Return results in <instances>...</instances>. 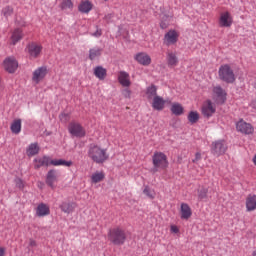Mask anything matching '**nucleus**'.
<instances>
[{"label": "nucleus", "mask_w": 256, "mask_h": 256, "mask_svg": "<svg viewBox=\"0 0 256 256\" xmlns=\"http://www.w3.org/2000/svg\"><path fill=\"white\" fill-rule=\"evenodd\" d=\"M88 156L97 164H104L109 159L108 150L96 144L90 145Z\"/></svg>", "instance_id": "nucleus-1"}, {"label": "nucleus", "mask_w": 256, "mask_h": 256, "mask_svg": "<svg viewBox=\"0 0 256 256\" xmlns=\"http://www.w3.org/2000/svg\"><path fill=\"white\" fill-rule=\"evenodd\" d=\"M34 168L35 169H39L41 167H48L49 165H53V166H66V167H70L72 165L71 161H65V160H51L50 157L48 156H44L42 158H37L34 160Z\"/></svg>", "instance_id": "nucleus-2"}, {"label": "nucleus", "mask_w": 256, "mask_h": 256, "mask_svg": "<svg viewBox=\"0 0 256 256\" xmlns=\"http://www.w3.org/2000/svg\"><path fill=\"white\" fill-rule=\"evenodd\" d=\"M153 162V173H157L162 170H166L169 166L167 156L162 152H155L152 157Z\"/></svg>", "instance_id": "nucleus-3"}, {"label": "nucleus", "mask_w": 256, "mask_h": 256, "mask_svg": "<svg viewBox=\"0 0 256 256\" xmlns=\"http://www.w3.org/2000/svg\"><path fill=\"white\" fill-rule=\"evenodd\" d=\"M108 239L114 245H123L126 242L127 235L125 230L120 227L110 229Z\"/></svg>", "instance_id": "nucleus-4"}, {"label": "nucleus", "mask_w": 256, "mask_h": 256, "mask_svg": "<svg viewBox=\"0 0 256 256\" xmlns=\"http://www.w3.org/2000/svg\"><path fill=\"white\" fill-rule=\"evenodd\" d=\"M218 77H220V80L226 83H234L236 80L235 74L229 64L220 66V69L218 70Z\"/></svg>", "instance_id": "nucleus-5"}, {"label": "nucleus", "mask_w": 256, "mask_h": 256, "mask_svg": "<svg viewBox=\"0 0 256 256\" xmlns=\"http://www.w3.org/2000/svg\"><path fill=\"white\" fill-rule=\"evenodd\" d=\"M227 149L228 147L224 140L214 141L212 142V145H210V152L216 157L224 155Z\"/></svg>", "instance_id": "nucleus-6"}, {"label": "nucleus", "mask_w": 256, "mask_h": 256, "mask_svg": "<svg viewBox=\"0 0 256 256\" xmlns=\"http://www.w3.org/2000/svg\"><path fill=\"white\" fill-rule=\"evenodd\" d=\"M212 99L216 104H224L227 99V92L221 86H214L212 88Z\"/></svg>", "instance_id": "nucleus-7"}, {"label": "nucleus", "mask_w": 256, "mask_h": 256, "mask_svg": "<svg viewBox=\"0 0 256 256\" xmlns=\"http://www.w3.org/2000/svg\"><path fill=\"white\" fill-rule=\"evenodd\" d=\"M216 110V104H214L211 100H206V102L202 104V116H204L206 119H210L216 113Z\"/></svg>", "instance_id": "nucleus-8"}, {"label": "nucleus", "mask_w": 256, "mask_h": 256, "mask_svg": "<svg viewBox=\"0 0 256 256\" xmlns=\"http://www.w3.org/2000/svg\"><path fill=\"white\" fill-rule=\"evenodd\" d=\"M233 24V17L229 11L220 12L218 17V26L220 28H230Z\"/></svg>", "instance_id": "nucleus-9"}, {"label": "nucleus", "mask_w": 256, "mask_h": 256, "mask_svg": "<svg viewBox=\"0 0 256 256\" xmlns=\"http://www.w3.org/2000/svg\"><path fill=\"white\" fill-rule=\"evenodd\" d=\"M68 130L69 133L74 137L83 138L86 136L85 129L82 127L81 124L77 122H71L69 124Z\"/></svg>", "instance_id": "nucleus-10"}, {"label": "nucleus", "mask_w": 256, "mask_h": 256, "mask_svg": "<svg viewBox=\"0 0 256 256\" xmlns=\"http://www.w3.org/2000/svg\"><path fill=\"white\" fill-rule=\"evenodd\" d=\"M48 74V70L46 66H40L39 68H36L32 74V82L35 85H38L40 82H42L46 75Z\"/></svg>", "instance_id": "nucleus-11"}, {"label": "nucleus", "mask_w": 256, "mask_h": 256, "mask_svg": "<svg viewBox=\"0 0 256 256\" xmlns=\"http://www.w3.org/2000/svg\"><path fill=\"white\" fill-rule=\"evenodd\" d=\"M236 131L244 135H252L254 133V127L250 123H246L241 119L236 123Z\"/></svg>", "instance_id": "nucleus-12"}, {"label": "nucleus", "mask_w": 256, "mask_h": 256, "mask_svg": "<svg viewBox=\"0 0 256 256\" xmlns=\"http://www.w3.org/2000/svg\"><path fill=\"white\" fill-rule=\"evenodd\" d=\"M178 38H179V33L174 30V29H171L169 30L165 36H164V43L167 45V46H170V45H174L177 43L178 41Z\"/></svg>", "instance_id": "nucleus-13"}, {"label": "nucleus", "mask_w": 256, "mask_h": 256, "mask_svg": "<svg viewBox=\"0 0 256 256\" xmlns=\"http://www.w3.org/2000/svg\"><path fill=\"white\" fill-rule=\"evenodd\" d=\"M27 49H28L29 57L31 59H36L41 54L42 45L33 42L28 44Z\"/></svg>", "instance_id": "nucleus-14"}, {"label": "nucleus", "mask_w": 256, "mask_h": 256, "mask_svg": "<svg viewBox=\"0 0 256 256\" xmlns=\"http://www.w3.org/2000/svg\"><path fill=\"white\" fill-rule=\"evenodd\" d=\"M3 66L8 73H14L18 68V62L15 58L9 57L4 60Z\"/></svg>", "instance_id": "nucleus-15"}, {"label": "nucleus", "mask_w": 256, "mask_h": 256, "mask_svg": "<svg viewBox=\"0 0 256 256\" xmlns=\"http://www.w3.org/2000/svg\"><path fill=\"white\" fill-rule=\"evenodd\" d=\"M58 177L59 175L56 170H50L46 176V184L52 189H55V183L58 182Z\"/></svg>", "instance_id": "nucleus-16"}, {"label": "nucleus", "mask_w": 256, "mask_h": 256, "mask_svg": "<svg viewBox=\"0 0 256 256\" xmlns=\"http://www.w3.org/2000/svg\"><path fill=\"white\" fill-rule=\"evenodd\" d=\"M118 81L122 87H130L132 85L130 74L122 70L119 72Z\"/></svg>", "instance_id": "nucleus-17"}, {"label": "nucleus", "mask_w": 256, "mask_h": 256, "mask_svg": "<svg viewBox=\"0 0 256 256\" xmlns=\"http://www.w3.org/2000/svg\"><path fill=\"white\" fill-rule=\"evenodd\" d=\"M135 59L139 64L143 66H149L152 62L150 56H148V54H146L145 52H140L139 54H136Z\"/></svg>", "instance_id": "nucleus-18"}, {"label": "nucleus", "mask_w": 256, "mask_h": 256, "mask_svg": "<svg viewBox=\"0 0 256 256\" xmlns=\"http://www.w3.org/2000/svg\"><path fill=\"white\" fill-rule=\"evenodd\" d=\"M92 9H93V4L90 0H82L78 6L79 12L83 14H89Z\"/></svg>", "instance_id": "nucleus-19"}, {"label": "nucleus", "mask_w": 256, "mask_h": 256, "mask_svg": "<svg viewBox=\"0 0 256 256\" xmlns=\"http://www.w3.org/2000/svg\"><path fill=\"white\" fill-rule=\"evenodd\" d=\"M166 100L162 96H155L153 98L152 107L154 110L162 111L165 107Z\"/></svg>", "instance_id": "nucleus-20"}, {"label": "nucleus", "mask_w": 256, "mask_h": 256, "mask_svg": "<svg viewBox=\"0 0 256 256\" xmlns=\"http://www.w3.org/2000/svg\"><path fill=\"white\" fill-rule=\"evenodd\" d=\"M192 216V210L190 206L186 203L180 205V218L188 220Z\"/></svg>", "instance_id": "nucleus-21"}, {"label": "nucleus", "mask_w": 256, "mask_h": 256, "mask_svg": "<svg viewBox=\"0 0 256 256\" xmlns=\"http://www.w3.org/2000/svg\"><path fill=\"white\" fill-rule=\"evenodd\" d=\"M174 116H182L185 113V108L179 102H172L170 108Z\"/></svg>", "instance_id": "nucleus-22"}, {"label": "nucleus", "mask_w": 256, "mask_h": 256, "mask_svg": "<svg viewBox=\"0 0 256 256\" xmlns=\"http://www.w3.org/2000/svg\"><path fill=\"white\" fill-rule=\"evenodd\" d=\"M246 210L252 212L256 210V195H248L245 201Z\"/></svg>", "instance_id": "nucleus-23"}, {"label": "nucleus", "mask_w": 256, "mask_h": 256, "mask_svg": "<svg viewBox=\"0 0 256 256\" xmlns=\"http://www.w3.org/2000/svg\"><path fill=\"white\" fill-rule=\"evenodd\" d=\"M50 214V207L47 204L41 203L36 208L37 217H45Z\"/></svg>", "instance_id": "nucleus-24"}, {"label": "nucleus", "mask_w": 256, "mask_h": 256, "mask_svg": "<svg viewBox=\"0 0 256 256\" xmlns=\"http://www.w3.org/2000/svg\"><path fill=\"white\" fill-rule=\"evenodd\" d=\"M23 36H24V34H23L22 29H20V28L14 29V31L12 32V35H11V44L16 45L19 41L22 40Z\"/></svg>", "instance_id": "nucleus-25"}, {"label": "nucleus", "mask_w": 256, "mask_h": 256, "mask_svg": "<svg viewBox=\"0 0 256 256\" xmlns=\"http://www.w3.org/2000/svg\"><path fill=\"white\" fill-rule=\"evenodd\" d=\"M167 63L169 67H176L179 63L177 52H167Z\"/></svg>", "instance_id": "nucleus-26"}, {"label": "nucleus", "mask_w": 256, "mask_h": 256, "mask_svg": "<svg viewBox=\"0 0 256 256\" xmlns=\"http://www.w3.org/2000/svg\"><path fill=\"white\" fill-rule=\"evenodd\" d=\"M94 75L100 80L103 81L107 77V70L103 66H96L94 68Z\"/></svg>", "instance_id": "nucleus-27"}, {"label": "nucleus", "mask_w": 256, "mask_h": 256, "mask_svg": "<svg viewBox=\"0 0 256 256\" xmlns=\"http://www.w3.org/2000/svg\"><path fill=\"white\" fill-rule=\"evenodd\" d=\"M157 86H155V84H151L150 86H148V88H146V96L148 100H153L155 99V97L157 96Z\"/></svg>", "instance_id": "nucleus-28"}, {"label": "nucleus", "mask_w": 256, "mask_h": 256, "mask_svg": "<svg viewBox=\"0 0 256 256\" xmlns=\"http://www.w3.org/2000/svg\"><path fill=\"white\" fill-rule=\"evenodd\" d=\"M60 208L64 213L70 214L75 210L76 204L72 202H63Z\"/></svg>", "instance_id": "nucleus-29"}, {"label": "nucleus", "mask_w": 256, "mask_h": 256, "mask_svg": "<svg viewBox=\"0 0 256 256\" xmlns=\"http://www.w3.org/2000/svg\"><path fill=\"white\" fill-rule=\"evenodd\" d=\"M40 151V148L37 143H32L29 145V147L26 150V154L28 157H33L37 155Z\"/></svg>", "instance_id": "nucleus-30"}, {"label": "nucleus", "mask_w": 256, "mask_h": 256, "mask_svg": "<svg viewBox=\"0 0 256 256\" xmlns=\"http://www.w3.org/2000/svg\"><path fill=\"white\" fill-rule=\"evenodd\" d=\"M103 49L100 47H93L89 50V59L91 61L95 60L96 58L102 55Z\"/></svg>", "instance_id": "nucleus-31"}, {"label": "nucleus", "mask_w": 256, "mask_h": 256, "mask_svg": "<svg viewBox=\"0 0 256 256\" xmlns=\"http://www.w3.org/2000/svg\"><path fill=\"white\" fill-rule=\"evenodd\" d=\"M10 129L13 134L18 135L22 129V121L20 119L14 120L13 123L11 124Z\"/></svg>", "instance_id": "nucleus-32"}, {"label": "nucleus", "mask_w": 256, "mask_h": 256, "mask_svg": "<svg viewBox=\"0 0 256 256\" xmlns=\"http://www.w3.org/2000/svg\"><path fill=\"white\" fill-rule=\"evenodd\" d=\"M2 15L8 19L9 17H11L14 13V8L10 5H7L5 7H3V9L1 10Z\"/></svg>", "instance_id": "nucleus-33"}, {"label": "nucleus", "mask_w": 256, "mask_h": 256, "mask_svg": "<svg viewBox=\"0 0 256 256\" xmlns=\"http://www.w3.org/2000/svg\"><path fill=\"white\" fill-rule=\"evenodd\" d=\"M104 178H105V175L103 172H96L92 175L91 180H92V183L97 184L103 181Z\"/></svg>", "instance_id": "nucleus-34"}, {"label": "nucleus", "mask_w": 256, "mask_h": 256, "mask_svg": "<svg viewBox=\"0 0 256 256\" xmlns=\"http://www.w3.org/2000/svg\"><path fill=\"white\" fill-rule=\"evenodd\" d=\"M199 121V113L196 111L189 112L188 114V122L191 124H195Z\"/></svg>", "instance_id": "nucleus-35"}, {"label": "nucleus", "mask_w": 256, "mask_h": 256, "mask_svg": "<svg viewBox=\"0 0 256 256\" xmlns=\"http://www.w3.org/2000/svg\"><path fill=\"white\" fill-rule=\"evenodd\" d=\"M60 7L62 10H72L74 8V4L72 0H63Z\"/></svg>", "instance_id": "nucleus-36"}, {"label": "nucleus", "mask_w": 256, "mask_h": 256, "mask_svg": "<svg viewBox=\"0 0 256 256\" xmlns=\"http://www.w3.org/2000/svg\"><path fill=\"white\" fill-rule=\"evenodd\" d=\"M207 194H208V189L207 188H200L198 189V199H206L207 198Z\"/></svg>", "instance_id": "nucleus-37"}, {"label": "nucleus", "mask_w": 256, "mask_h": 256, "mask_svg": "<svg viewBox=\"0 0 256 256\" xmlns=\"http://www.w3.org/2000/svg\"><path fill=\"white\" fill-rule=\"evenodd\" d=\"M143 193L150 199H154L156 196L155 191L151 190L148 186L145 187Z\"/></svg>", "instance_id": "nucleus-38"}, {"label": "nucleus", "mask_w": 256, "mask_h": 256, "mask_svg": "<svg viewBox=\"0 0 256 256\" xmlns=\"http://www.w3.org/2000/svg\"><path fill=\"white\" fill-rule=\"evenodd\" d=\"M129 88L130 87H124L123 90H121V93L125 99H131L132 97V90Z\"/></svg>", "instance_id": "nucleus-39"}, {"label": "nucleus", "mask_w": 256, "mask_h": 256, "mask_svg": "<svg viewBox=\"0 0 256 256\" xmlns=\"http://www.w3.org/2000/svg\"><path fill=\"white\" fill-rule=\"evenodd\" d=\"M14 182H15V185H16V187H17L18 189H20V190H23V189H24V187H25L24 182H23L20 178H16V179L14 180Z\"/></svg>", "instance_id": "nucleus-40"}, {"label": "nucleus", "mask_w": 256, "mask_h": 256, "mask_svg": "<svg viewBox=\"0 0 256 256\" xmlns=\"http://www.w3.org/2000/svg\"><path fill=\"white\" fill-rule=\"evenodd\" d=\"M59 118L61 122L66 123L69 120V114L62 113L60 114Z\"/></svg>", "instance_id": "nucleus-41"}, {"label": "nucleus", "mask_w": 256, "mask_h": 256, "mask_svg": "<svg viewBox=\"0 0 256 256\" xmlns=\"http://www.w3.org/2000/svg\"><path fill=\"white\" fill-rule=\"evenodd\" d=\"M201 153H196V155H195V157H194V160H192V162H194V163H197L198 161H200L201 160Z\"/></svg>", "instance_id": "nucleus-42"}, {"label": "nucleus", "mask_w": 256, "mask_h": 256, "mask_svg": "<svg viewBox=\"0 0 256 256\" xmlns=\"http://www.w3.org/2000/svg\"><path fill=\"white\" fill-rule=\"evenodd\" d=\"M101 35H102V30L99 28H97V31L93 33V36L97 38L100 37Z\"/></svg>", "instance_id": "nucleus-43"}, {"label": "nucleus", "mask_w": 256, "mask_h": 256, "mask_svg": "<svg viewBox=\"0 0 256 256\" xmlns=\"http://www.w3.org/2000/svg\"><path fill=\"white\" fill-rule=\"evenodd\" d=\"M171 232L177 234V233H179V228L176 225H172Z\"/></svg>", "instance_id": "nucleus-44"}, {"label": "nucleus", "mask_w": 256, "mask_h": 256, "mask_svg": "<svg viewBox=\"0 0 256 256\" xmlns=\"http://www.w3.org/2000/svg\"><path fill=\"white\" fill-rule=\"evenodd\" d=\"M6 249L0 246V256H5Z\"/></svg>", "instance_id": "nucleus-45"}, {"label": "nucleus", "mask_w": 256, "mask_h": 256, "mask_svg": "<svg viewBox=\"0 0 256 256\" xmlns=\"http://www.w3.org/2000/svg\"><path fill=\"white\" fill-rule=\"evenodd\" d=\"M250 106H251L253 109H256V100H253V101L250 103Z\"/></svg>", "instance_id": "nucleus-46"}, {"label": "nucleus", "mask_w": 256, "mask_h": 256, "mask_svg": "<svg viewBox=\"0 0 256 256\" xmlns=\"http://www.w3.org/2000/svg\"><path fill=\"white\" fill-rule=\"evenodd\" d=\"M253 164L256 166V155H254L253 159H252Z\"/></svg>", "instance_id": "nucleus-47"}, {"label": "nucleus", "mask_w": 256, "mask_h": 256, "mask_svg": "<svg viewBox=\"0 0 256 256\" xmlns=\"http://www.w3.org/2000/svg\"><path fill=\"white\" fill-rule=\"evenodd\" d=\"M30 245H31V246H36V242H35L34 240H31V241H30Z\"/></svg>", "instance_id": "nucleus-48"}, {"label": "nucleus", "mask_w": 256, "mask_h": 256, "mask_svg": "<svg viewBox=\"0 0 256 256\" xmlns=\"http://www.w3.org/2000/svg\"><path fill=\"white\" fill-rule=\"evenodd\" d=\"M252 256H256V250L253 251Z\"/></svg>", "instance_id": "nucleus-49"}, {"label": "nucleus", "mask_w": 256, "mask_h": 256, "mask_svg": "<svg viewBox=\"0 0 256 256\" xmlns=\"http://www.w3.org/2000/svg\"><path fill=\"white\" fill-rule=\"evenodd\" d=\"M254 88L256 89V80H255Z\"/></svg>", "instance_id": "nucleus-50"}, {"label": "nucleus", "mask_w": 256, "mask_h": 256, "mask_svg": "<svg viewBox=\"0 0 256 256\" xmlns=\"http://www.w3.org/2000/svg\"><path fill=\"white\" fill-rule=\"evenodd\" d=\"M0 89H1V79H0Z\"/></svg>", "instance_id": "nucleus-51"}, {"label": "nucleus", "mask_w": 256, "mask_h": 256, "mask_svg": "<svg viewBox=\"0 0 256 256\" xmlns=\"http://www.w3.org/2000/svg\"><path fill=\"white\" fill-rule=\"evenodd\" d=\"M161 27L164 29V26H163V25H161Z\"/></svg>", "instance_id": "nucleus-52"}, {"label": "nucleus", "mask_w": 256, "mask_h": 256, "mask_svg": "<svg viewBox=\"0 0 256 256\" xmlns=\"http://www.w3.org/2000/svg\"><path fill=\"white\" fill-rule=\"evenodd\" d=\"M105 2H107L108 0H104Z\"/></svg>", "instance_id": "nucleus-53"}]
</instances>
